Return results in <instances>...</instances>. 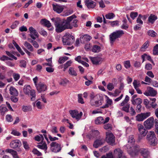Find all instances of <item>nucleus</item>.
Listing matches in <instances>:
<instances>
[{
    "mask_svg": "<svg viewBox=\"0 0 158 158\" xmlns=\"http://www.w3.org/2000/svg\"><path fill=\"white\" fill-rule=\"evenodd\" d=\"M69 18L66 19H61L58 17L53 18L51 19L55 27V31L57 33H60L64 30L71 28L69 24Z\"/></svg>",
    "mask_w": 158,
    "mask_h": 158,
    "instance_id": "f257e3e1",
    "label": "nucleus"
},
{
    "mask_svg": "<svg viewBox=\"0 0 158 158\" xmlns=\"http://www.w3.org/2000/svg\"><path fill=\"white\" fill-rule=\"evenodd\" d=\"M127 152L132 157H135L137 155L139 151L140 152L143 158H148L149 152L148 150L145 149H141L139 150V146L136 145L132 147H130L129 148L128 144L127 145Z\"/></svg>",
    "mask_w": 158,
    "mask_h": 158,
    "instance_id": "f03ea898",
    "label": "nucleus"
},
{
    "mask_svg": "<svg viewBox=\"0 0 158 158\" xmlns=\"http://www.w3.org/2000/svg\"><path fill=\"white\" fill-rule=\"evenodd\" d=\"M124 34V31L121 30H116L113 32L109 35L110 43L113 44L117 38H120Z\"/></svg>",
    "mask_w": 158,
    "mask_h": 158,
    "instance_id": "7ed1b4c3",
    "label": "nucleus"
},
{
    "mask_svg": "<svg viewBox=\"0 0 158 158\" xmlns=\"http://www.w3.org/2000/svg\"><path fill=\"white\" fill-rule=\"evenodd\" d=\"M148 143L152 146H155L157 144V139L154 131L149 132L146 137Z\"/></svg>",
    "mask_w": 158,
    "mask_h": 158,
    "instance_id": "20e7f679",
    "label": "nucleus"
},
{
    "mask_svg": "<svg viewBox=\"0 0 158 158\" xmlns=\"http://www.w3.org/2000/svg\"><path fill=\"white\" fill-rule=\"evenodd\" d=\"M103 98L102 96L97 94L91 99L90 103L91 105L99 106L102 105L103 102Z\"/></svg>",
    "mask_w": 158,
    "mask_h": 158,
    "instance_id": "39448f33",
    "label": "nucleus"
},
{
    "mask_svg": "<svg viewBox=\"0 0 158 158\" xmlns=\"http://www.w3.org/2000/svg\"><path fill=\"white\" fill-rule=\"evenodd\" d=\"M105 140L110 145L113 146L115 144V137L111 132H106Z\"/></svg>",
    "mask_w": 158,
    "mask_h": 158,
    "instance_id": "423d86ee",
    "label": "nucleus"
},
{
    "mask_svg": "<svg viewBox=\"0 0 158 158\" xmlns=\"http://www.w3.org/2000/svg\"><path fill=\"white\" fill-rule=\"evenodd\" d=\"M74 37L70 35H64L63 39L62 41L64 45H70L74 41Z\"/></svg>",
    "mask_w": 158,
    "mask_h": 158,
    "instance_id": "0eeeda50",
    "label": "nucleus"
},
{
    "mask_svg": "<svg viewBox=\"0 0 158 158\" xmlns=\"http://www.w3.org/2000/svg\"><path fill=\"white\" fill-rule=\"evenodd\" d=\"M154 122L153 117H151L144 122L143 124L147 129H150L154 126Z\"/></svg>",
    "mask_w": 158,
    "mask_h": 158,
    "instance_id": "6e6552de",
    "label": "nucleus"
},
{
    "mask_svg": "<svg viewBox=\"0 0 158 158\" xmlns=\"http://www.w3.org/2000/svg\"><path fill=\"white\" fill-rule=\"evenodd\" d=\"M50 145L51 150L55 153L59 152L61 149L60 145L56 142H52Z\"/></svg>",
    "mask_w": 158,
    "mask_h": 158,
    "instance_id": "1a4fd4ad",
    "label": "nucleus"
},
{
    "mask_svg": "<svg viewBox=\"0 0 158 158\" xmlns=\"http://www.w3.org/2000/svg\"><path fill=\"white\" fill-rule=\"evenodd\" d=\"M151 115V113L150 112L146 113H142L138 114L135 117L136 121L141 122L143 121L145 119Z\"/></svg>",
    "mask_w": 158,
    "mask_h": 158,
    "instance_id": "9d476101",
    "label": "nucleus"
},
{
    "mask_svg": "<svg viewBox=\"0 0 158 158\" xmlns=\"http://www.w3.org/2000/svg\"><path fill=\"white\" fill-rule=\"evenodd\" d=\"M69 113L72 117L77 121L81 119L83 115L82 112H80L79 113L77 110H71L69 111Z\"/></svg>",
    "mask_w": 158,
    "mask_h": 158,
    "instance_id": "9b49d317",
    "label": "nucleus"
},
{
    "mask_svg": "<svg viewBox=\"0 0 158 158\" xmlns=\"http://www.w3.org/2000/svg\"><path fill=\"white\" fill-rule=\"evenodd\" d=\"M30 32L29 36L33 40H35L39 37V34L37 31L32 27H31L29 28Z\"/></svg>",
    "mask_w": 158,
    "mask_h": 158,
    "instance_id": "f8f14e48",
    "label": "nucleus"
},
{
    "mask_svg": "<svg viewBox=\"0 0 158 158\" xmlns=\"http://www.w3.org/2000/svg\"><path fill=\"white\" fill-rule=\"evenodd\" d=\"M76 18V16L75 15H73L67 18H69V23L71 27V28H69V29H72L73 28V27H77L78 25L77 24V23L78 21V20L76 19H75L73 20V19L75 18Z\"/></svg>",
    "mask_w": 158,
    "mask_h": 158,
    "instance_id": "ddd939ff",
    "label": "nucleus"
},
{
    "mask_svg": "<svg viewBox=\"0 0 158 158\" xmlns=\"http://www.w3.org/2000/svg\"><path fill=\"white\" fill-rule=\"evenodd\" d=\"M123 151L120 148L115 149L113 153L114 158H127L123 154Z\"/></svg>",
    "mask_w": 158,
    "mask_h": 158,
    "instance_id": "4468645a",
    "label": "nucleus"
},
{
    "mask_svg": "<svg viewBox=\"0 0 158 158\" xmlns=\"http://www.w3.org/2000/svg\"><path fill=\"white\" fill-rule=\"evenodd\" d=\"M144 94L146 96L154 97L156 95L157 91L153 88L149 86L147 88V91L145 92Z\"/></svg>",
    "mask_w": 158,
    "mask_h": 158,
    "instance_id": "2eb2a0df",
    "label": "nucleus"
},
{
    "mask_svg": "<svg viewBox=\"0 0 158 158\" xmlns=\"http://www.w3.org/2000/svg\"><path fill=\"white\" fill-rule=\"evenodd\" d=\"M104 143L105 140L104 139L100 137L95 141L93 145L94 148H97L103 144Z\"/></svg>",
    "mask_w": 158,
    "mask_h": 158,
    "instance_id": "dca6fc26",
    "label": "nucleus"
},
{
    "mask_svg": "<svg viewBox=\"0 0 158 158\" xmlns=\"http://www.w3.org/2000/svg\"><path fill=\"white\" fill-rule=\"evenodd\" d=\"M36 89L39 93L45 91L47 89L46 85L44 83L40 82L36 87Z\"/></svg>",
    "mask_w": 158,
    "mask_h": 158,
    "instance_id": "f3484780",
    "label": "nucleus"
},
{
    "mask_svg": "<svg viewBox=\"0 0 158 158\" xmlns=\"http://www.w3.org/2000/svg\"><path fill=\"white\" fill-rule=\"evenodd\" d=\"M90 58L93 64L95 65L101 64L103 61V59L102 58L98 56L95 57H90Z\"/></svg>",
    "mask_w": 158,
    "mask_h": 158,
    "instance_id": "a211bd4d",
    "label": "nucleus"
},
{
    "mask_svg": "<svg viewBox=\"0 0 158 158\" xmlns=\"http://www.w3.org/2000/svg\"><path fill=\"white\" fill-rule=\"evenodd\" d=\"M21 143L20 141L19 140H15L12 141L10 143V146L13 148L19 147Z\"/></svg>",
    "mask_w": 158,
    "mask_h": 158,
    "instance_id": "6ab92c4d",
    "label": "nucleus"
},
{
    "mask_svg": "<svg viewBox=\"0 0 158 158\" xmlns=\"http://www.w3.org/2000/svg\"><path fill=\"white\" fill-rule=\"evenodd\" d=\"M138 127L140 134L143 136H145L148 133V131L141 124H138Z\"/></svg>",
    "mask_w": 158,
    "mask_h": 158,
    "instance_id": "aec40b11",
    "label": "nucleus"
},
{
    "mask_svg": "<svg viewBox=\"0 0 158 158\" xmlns=\"http://www.w3.org/2000/svg\"><path fill=\"white\" fill-rule=\"evenodd\" d=\"M37 147L39 149L44 150L45 153H47L48 147L46 142H41L38 143Z\"/></svg>",
    "mask_w": 158,
    "mask_h": 158,
    "instance_id": "412c9836",
    "label": "nucleus"
},
{
    "mask_svg": "<svg viewBox=\"0 0 158 158\" xmlns=\"http://www.w3.org/2000/svg\"><path fill=\"white\" fill-rule=\"evenodd\" d=\"M85 3L88 8H93L96 5V3L91 0H86Z\"/></svg>",
    "mask_w": 158,
    "mask_h": 158,
    "instance_id": "4be33fe9",
    "label": "nucleus"
},
{
    "mask_svg": "<svg viewBox=\"0 0 158 158\" xmlns=\"http://www.w3.org/2000/svg\"><path fill=\"white\" fill-rule=\"evenodd\" d=\"M53 10L57 13H60L63 10L64 8L61 6L57 5H52Z\"/></svg>",
    "mask_w": 158,
    "mask_h": 158,
    "instance_id": "5701e85b",
    "label": "nucleus"
},
{
    "mask_svg": "<svg viewBox=\"0 0 158 158\" xmlns=\"http://www.w3.org/2000/svg\"><path fill=\"white\" fill-rule=\"evenodd\" d=\"M141 57L143 60V62L145 61L146 59L150 61L154 65H155L152 59L151 56L149 55H147L146 53H144L143 55H141Z\"/></svg>",
    "mask_w": 158,
    "mask_h": 158,
    "instance_id": "b1692460",
    "label": "nucleus"
},
{
    "mask_svg": "<svg viewBox=\"0 0 158 158\" xmlns=\"http://www.w3.org/2000/svg\"><path fill=\"white\" fill-rule=\"evenodd\" d=\"M91 38V37L89 35L85 34L83 35L82 37H80V40L81 43H84L86 41H89Z\"/></svg>",
    "mask_w": 158,
    "mask_h": 158,
    "instance_id": "393cba45",
    "label": "nucleus"
},
{
    "mask_svg": "<svg viewBox=\"0 0 158 158\" xmlns=\"http://www.w3.org/2000/svg\"><path fill=\"white\" fill-rule=\"evenodd\" d=\"M106 103L104 106L102 107L103 108H106L108 107L109 106H111L113 105V101L111 99H110L107 96H106Z\"/></svg>",
    "mask_w": 158,
    "mask_h": 158,
    "instance_id": "a878e982",
    "label": "nucleus"
},
{
    "mask_svg": "<svg viewBox=\"0 0 158 158\" xmlns=\"http://www.w3.org/2000/svg\"><path fill=\"white\" fill-rule=\"evenodd\" d=\"M27 95L30 98L32 101H34L35 100L36 94L34 90L32 89Z\"/></svg>",
    "mask_w": 158,
    "mask_h": 158,
    "instance_id": "bb28decb",
    "label": "nucleus"
},
{
    "mask_svg": "<svg viewBox=\"0 0 158 158\" xmlns=\"http://www.w3.org/2000/svg\"><path fill=\"white\" fill-rule=\"evenodd\" d=\"M40 23L44 25L48 28L52 26L51 23L49 21L45 19H42L40 21Z\"/></svg>",
    "mask_w": 158,
    "mask_h": 158,
    "instance_id": "cd10ccee",
    "label": "nucleus"
},
{
    "mask_svg": "<svg viewBox=\"0 0 158 158\" xmlns=\"http://www.w3.org/2000/svg\"><path fill=\"white\" fill-rule=\"evenodd\" d=\"M24 45V46L30 52H33L34 51V48L27 41H25Z\"/></svg>",
    "mask_w": 158,
    "mask_h": 158,
    "instance_id": "c85d7f7f",
    "label": "nucleus"
},
{
    "mask_svg": "<svg viewBox=\"0 0 158 158\" xmlns=\"http://www.w3.org/2000/svg\"><path fill=\"white\" fill-rule=\"evenodd\" d=\"M157 17L154 15L151 14L148 18V21L150 23L153 24L157 19Z\"/></svg>",
    "mask_w": 158,
    "mask_h": 158,
    "instance_id": "c756f323",
    "label": "nucleus"
},
{
    "mask_svg": "<svg viewBox=\"0 0 158 158\" xmlns=\"http://www.w3.org/2000/svg\"><path fill=\"white\" fill-rule=\"evenodd\" d=\"M9 90L10 94L12 95L17 96L18 94L17 90L12 86L10 87Z\"/></svg>",
    "mask_w": 158,
    "mask_h": 158,
    "instance_id": "7c9ffc66",
    "label": "nucleus"
},
{
    "mask_svg": "<svg viewBox=\"0 0 158 158\" xmlns=\"http://www.w3.org/2000/svg\"><path fill=\"white\" fill-rule=\"evenodd\" d=\"M32 89L30 85H25L23 89V91L25 94L27 95Z\"/></svg>",
    "mask_w": 158,
    "mask_h": 158,
    "instance_id": "2f4dec72",
    "label": "nucleus"
},
{
    "mask_svg": "<svg viewBox=\"0 0 158 158\" xmlns=\"http://www.w3.org/2000/svg\"><path fill=\"white\" fill-rule=\"evenodd\" d=\"M104 119L101 116L97 117L95 120V123L96 124H103Z\"/></svg>",
    "mask_w": 158,
    "mask_h": 158,
    "instance_id": "473e14b6",
    "label": "nucleus"
},
{
    "mask_svg": "<svg viewBox=\"0 0 158 158\" xmlns=\"http://www.w3.org/2000/svg\"><path fill=\"white\" fill-rule=\"evenodd\" d=\"M68 72L69 75L74 77L76 76L77 74L76 71L73 67L69 68Z\"/></svg>",
    "mask_w": 158,
    "mask_h": 158,
    "instance_id": "72a5a7b5",
    "label": "nucleus"
},
{
    "mask_svg": "<svg viewBox=\"0 0 158 158\" xmlns=\"http://www.w3.org/2000/svg\"><path fill=\"white\" fill-rule=\"evenodd\" d=\"M27 40L29 42L32 43L34 48H37L39 47V44L35 40L30 38H28Z\"/></svg>",
    "mask_w": 158,
    "mask_h": 158,
    "instance_id": "f704fd0d",
    "label": "nucleus"
},
{
    "mask_svg": "<svg viewBox=\"0 0 158 158\" xmlns=\"http://www.w3.org/2000/svg\"><path fill=\"white\" fill-rule=\"evenodd\" d=\"M8 111V110L5 105H2L0 106V112L2 115H3L5 112Z\"/></svg>",
    "mask_w": 158,
    "mask_h": 158,
    "instance_id": "c9c22d12",
    "label": "nucleus"
},
{
    "mask_svg": "<svg viewBox=\"0 0 158 158\" xmlns=\"http://www.w3.org/2000/svg\"><path fill=\"white\" fill-rule=\"evenodd\" d=\"M99 134V132L98 130H94L92 131L90 134L91 138H94L97 137Z\"/></svg>",
    "mask_w": 158,
    "mask_h": 158,
    "instance_id": "e433bc0d",
    "label": "nucleus"
},
{
    "mask_svg": "<svg viewBox=\"0 0 158 158\" xmlns=\"http://www.w3.org/2000/svg\"><path fill=\"white\" fill-rule=\"evenodd\" d=\"M132 103L133 105H139L141 104L142 102L141 99L140 98H137L134 100H131Z\"/></svg>",
    "mask_w": 158,
    "mask_h": 158,
    "instance_id": "4c0bfd02",
    "label": "nucleus"
},
{
    "mask_svg": "<svg viewBox=\"0 0 158 158\" xmlns=\"http://www.w3.org/2000/svg\"><path fill=\"white\" fill-rule=\"evenodd\" d=\"M37 141L43 142L44 140V137L42 134H40L39 135L36 136L34 138Z\"/></svg>",
    "mask_w": 158,
    "mask_h": 158,
    "instance_id": "58836bf2",
    "label": "nucleus"
},
{
    "mask_svg": "<svg viewBox=\"0 0 158 158\" xmlns=\"http://www.w3.org/2000/svg\"><path fill=\"white\" fill-rule=\"evenodd\" d=\"M148 35L152 37H155L157 35V34L153 30H149L147 32Z\"/></svg>",
    "mask_w": 158,
    "mask_h": 158,
    "instance_id": "ea45409f",
    "label": "nucleus"
},
{
    "mask_svg": "<svg viewBox=\"0 0 158 158\" xmlns=\"http://www.w3.org/2000/svg\"><path fill=\"white\" fill-rule=\"evenodd\" d=\"M133 84L135 89L139 88L141 85L139 81L135 80H134Z\"/></svg>",
    "mask_w": 158,
    "mask_h": 158,
    "instance_id": "a19ab883",
    "label": "nucleus"
},
{
    "mask_svg": "<svg viewBox=\"0 0 158 158\" xmlns=\"http://www.w3.org/2000/svg\"><path fill=\"white\" fill-rule=\"evenodd\" d=\"M34 106L36 107L38 109H41L42 108V105L41 104V102L40 101H37L36 102H33Z\"/></svg>",
    "mask_w": 158,
    "mask_h": 158,
    "instance_id": "79ce46f5",
    "label": "nucleus"
},
{
    "mask_svg": "<svg viewBox=\"0 0 158 158\" xmlns=\"http://www.w3.org/2000/svg\"><path fill=\"white\" fill-rule=\"evenodd\" d=\"M100 49L101 48L100 46L95 45L93 46L92 51L94 52H98L100 51Z\"/></svg>",
    "mask_w": 158,
    "mask_h": 158,
    "instance_id": "37998d69",
    "label": "nucleus"
},
{
    "mask_svg": "<svg viewBox=\"0 0 158 158\" xmlns=\"http://www.w3.org/2000/svg\"><path fill=\"white\" fill-rule=\"evenodd\" d=\"M148 42L147 41L143 44L142 47L140 49V51H145V49L148 47Z\"/></svg>",
    "mask_w": 158,
    "mask_h": 158,
    "instance_id": "c03bdc74",
    "label": "nucleus"
},
{
    "mask_svg": "<svg viewBox=\"0 0 158 158\" xmlns=\"http://www.w3.org/2000/svg\"><path fill=\"white\" fill-rule=\"evenodd\" d=\"M129 96L127 95H126L124 100L120 104V106H124L129 101Z\"/></svg>",
    "mask_w": 158,
    "mask_h": 158,
    "instance_id": "a18cd8bd",
    "label": "nucleus"
},
{
    "mask_svg": "<svg viewBox=\"0 0 158 158\" xmlns=\"http://www.w3.org/2000/svg\"><path fill=\"white\" fill-rule=\"evenodd\" d=\"M69 82V81L66 79H61L60 81L59 82L60 85L65 86L66 84Z\"/></svg>",
    "mask_w": 158,
    "mask_h": 158,
    "instance_id": "49530a36",
    "label": "nucleus"
},
{
    "mask_svg": "<svg viewBox=\"0 0 158 158\" xmlns=\"http://www.w3.org/2000/svg\"><path fill=\"white\" fill-rule=\"evenodd\" d=\"M114 15L112 13H109L106 15L105 17L107 19H111L114 17Z\"/></svg>",
    "mask_w": 158,
    "mask_h": 158,
    "instance_id": "de8ad7c7",
    "label": "nucleus"
},
{
    "mask_svg": "<svg viewBox=\"0 0 158 158\" xmlns=\"http://www.w3.org/2000/svg\"><path fill=\"white\" fill-rule=\"evenodd\" d=\"M68 57L67 56H64L63 57H60L59 58V62L61 64L64 63L65 61L68 60Z\"/></svg>",
    "mask_w": 158,
    "mask_h": 158,
    "instance_id": "09e8293b",
    "label": "nucleus"
},
{
    "mask_svg": "<svg viewBox=\"0 0 158 158\" xmlns=\"http://www.w3.org/2000/svg\"><path fill=\"white\" fill-rule=\"evenodd\" d=\"M19 24V22L18 21H15L10 26V28L12 29L16 28Z\"/></svg>",
    "mask_w": 158,
    "mask_h": 158,
    "instance_id": "8fccbe9b",
    "label": "nucleus"
},
{
    "mask_svg": "<svg viewBox=\"0 0 158 158\" xmlns=\"http://www.w3.org/2000/svg\"><path fill=\"white\" fill-rule=\"evenodd\" d=\"M24 112H28L31 110V108L30 106H24L22 108Z\"/></svg>",
    "mask_w": 158,
    "mask_h": 158,
    "instance_id": "3c124183",
    "label": "nucleus"
},
{
    "mask_svg": "<svg viewBox=\"0 0 158 158\" xmlns=\"http://www.w3.org/2000/svg\"><path fill=\"white\" fill-rule=\"evenodd\" d=\"M153 54L155 55H158V44H156L153 48Z\"/></svg>",
    "mask_w": 158,
    "mask_h": 158,
    "instance_id": "603ef678",
    "label": "nucleus"
},
{
    "mask_svg": "<svg viewBox=\"0 0 158 158\" xmlns=\"http://www.w3.org/2000/svg\"><path fill=\"white\" fill-rule=\"evenodd\" d=\"M101 158H114L112 153H109L102 156Z\"/></svg>",
    "mask_w": 158,
    "mask_h": 158,
    "instance_id": "864d4df0",
    "label": "nucleus"
},
{
    "mask_svg": "<svg viewBox=\"0 0 158 158\" xmlns=\"http://www.w3.org/2000/svg\"><path fill=\"white\" fill-rule=\"evenodd\" d=\"M0 60L2 61L12 60V59L11 58L8 57L5 55H3L2 57H1L0 58Z\"/></svg>",
    "mask_w": 158,
    "mask_h": 158,
    "instance_id": "5fc2aeb1",
    "label": "nucleus"
},
{
    "mask_svg": "<svg viewBox=\"0 0 158 158\" xmlns=\"http://www.w3.org/2000/svg\"><path fill=\"white\" fill-rule=\"evenodd\" d=\"M104 128L106 130H111L112 129V126L111 124L108 123L105 124L103 126Z\"/></svg>",
    "mask_w": 158,
    "mask_h": 158,
    "instance_id": "6e6d98bb",
    "label": "nucleus"
},
{
    "mask_svg": "<svg viewBox=\"0 0 158 158\" xmlns=\"http://www.w3.org/2000/svg\"><path fill=\"white\" fill-rule=\"evenodd\" d=\"M51 131L54 134L57 133L58 132L57 127L55 126H52V127Z\"/></svg>",
    "mask_w": 158,
    "mask_h": 158,
    "instance_id": "4d7b16f0",
    "label": "nucleus"
},
{
    "mask_svg": "<svg viewBox=\"0 0 158 158\" xmlns=\"http://www.w3.org/2000/svg\"><path fill=\"white\" fill-rule=\"evenodd\" d=\"M32 152L34 154L36 155H37V156H41L42 155L41 153L35 148H34L33 149Z\"/></svg>",
    "mask_w": 158,
    "mask_h": 158,
    "instance_id": "13d9d810",
    "label": "nucleus"
},
{
    "mask_svg": "<svg viewBox=\"0 0 158 158\" xmlns=\"http://www.w3.org/2000/svg\"><path fill=\"white\" fill-rule=\"evenodd\" d=\"M129 107L130 105L127 104L125 106L123 107L122 110L126 112H128Z\"/></svg>",
    "mask_w": 158,
    "mask_h": 158,
    "instance_id": "bf43d9fd",
    "label": "nucleus"
},
{
    "mask_svg": "<svg viewBox=\"0 0 158 158\" xmlns=\"http://www.w3.org/2000/svg\"><path fill=\"white\" fill-rule=\"evenodd\" d=\"M6 119L9 122H12L13 120V118L10 114H7L6 117Z\"/></svg>",
    "mask_w": 158,
    "mask_h": 158,
    "instance_id": "052dcab7",
    "label": "nucleus"
},
{
    "mask_svg": "<svg viewBox=\"0 0 158 158\" xmlns=\"http://www.w3.org/2000/svg\"><path fill=\"white\" fill-rule=\"evenodd\" d=\"M6 54L10 57L12 58L15 60H17V58L13 54L8 51L6 52Z\"/></svg>",
    "mask_w": 158,
    "mask_h": 158,
    "instance_id": "680f3d73",
    "label": "nucleus"
},
{
    "mask_svg": "<svg viewBox=\"0 0 158 158\" xmlns=\"http://www.w3.org/2000/svg\"><path fill=\"white\" fill-rule=\"evenodd\" d=\"M82 94H78V101L80 103L82 104L84 103V102L83 101V99L82 97Z\"/></svg>",
    "mask_w": 158,
    "mask_h": 158,
    "instance_id": "e2e57ef3",
    "label": "nucleus"
},
{
    "mask_svg": "<svg viewBox=\"0 0 158 158\" xmlns=\"http://www.w3.org/2000/svg\"><path fill=\"white\" fill-rule=\"evenodd\" d=\"M72 63V62L71 60L69 61L66 62L64 65V68L65 70L70 66Z\"/></svg>",
    "mask_w": 158,
    "mask_h": 158,
    "instance_id": "0e129e2a",
    "label": "nucleus"
},
{
    "mask_svg": "<svg viewBox=\"0 0 158 158\" xmlns=\"http://www.w3.org/2000/svg\"><path fill=\"white\" fill-rule=\"evenodd\" d=\"M13 76L15 81H17L19 79L20 77L19 74L16 73H14Z\"/></svg>",
    "mask_w": 158,
    "mask_h": 158,
    "instance_id": "69168bd1",
    "label": "nucleus"
},
{
    "mask_svg": "<svg viewBox=\"0 0 158 158\" xmlns=\"http://www.w3.org/2000/svg\"><path fill=\"white\" fill-rule=\"evenodd\" d=\"M135 142V139H134V136L133 135H131L129 136L128 142L130 143H134Z\"/></svg>",
    "mask_w": 158,
    "mask_h": 158,
    "instance_id": "338daca9",
    "label": "nucleus"
},
{
    "mask_svg": "<svg viewBox=\"0 0 158 158\" xmlns=\"http://www.w3.org/2000/svg\"><path fill=\"white\" fill-rule=\"evenodd\" d=\"M138 15L137 12H132L130 14V15L131 18L134 19Z\"/></svg>",
    "mask_w": 158,
    "mask_h": 158,
    "instance_id": "774afa93",
    "label": "nucleus"
}]
</instances>
